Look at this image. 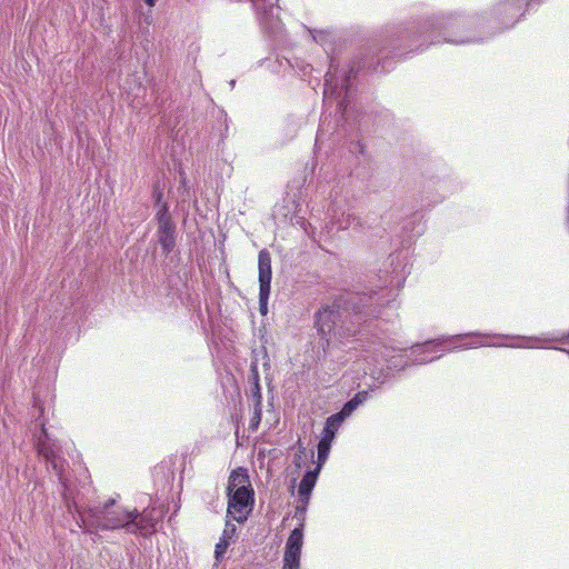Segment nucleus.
I'll use <instances>...</instances> for the list:
<instances>
[{
	"instance_id": "30",
	"label": "nucleus",
	"mask_w": 569,
	"mask_h": 569,
	"mask_svg": "<svg viewBox=\"0 0 569 569\" xmlns=\"http://www.w3.org/2000/svg\"><path fill=\"white\" fill-rule=\"evenodd\" d=\"M568 353H569V351H568Z\"/></svg>"
},
{
	"instance_id": "19",
	"label": "nucleus",
	"mask_w": 569,
	"mask_h": 569,
	"mask_svg": "<svg viewBox=\"0 0 569 569\" xmlns=\"http://www.w3.org/2000/svg\"><path fill=\"white\" fill-rule=\"evenodd\" d=\"M430 345L431 342H427L425 345H421V346H417L413 350V353L417 356V358L415 359V362L416 363H426V362H429V361H432L435 360L437 357H431V358H427V357H422V358H418V356L420 355L419 352L420 351H427L429 348H430Z\"/></svg>"
},
{
	"instance_id": "29",
	"label": "nucleus",
	"mask_w": 569,
	"mask_h": 569,
	"mask_svg": "<svg viewBox=\"0 0 569 569\" xmlns=\"http://www.w3.org/2000/svg\"><path fill=\"white\" fill-rule=\"evenodd\" d=\"M510 347H517V348H520V347H526L525 345H510Z\"/></svg>"
},
{
	"instance_id": "25",
	"label": "nucleus",
	"mask_w": 569,
	"mask_h": 569,
	"mask_svg": "<svg viewBox=\"0 0 569 569\" xmlns=\"http://www.w3.org/2000/svg\"><path fill=\"white\" fill-rule=\"evenodd\" d=\"M154 193H156V201H157V203H160L161 202V198H162L161 192L156 191Z\"/></svg>"
},
{
	"instance_id": "18",
	"label": "nucleus",
	"mask_w": 569,
	"mask_h": 569,
	"mask_svg": "<svg viewBox=\"0 0 569 569\" xmlns=\"http://www.w3.org/2000/svg\"><path fill=\"white\" fill-rule=\"evenodd\" d=\"M330 447H331V442L327 441V439H320V441L318 443V466H317V468L321 469L322 465L328 459Z\"/></svg>"
},
{
	"instance_id": "8",
	"label": "nucleus",
	"mask_w": 569,
	"mask_h": 569,
	"mask_svg": "<svg viewBox=\"0 0 569 569\" xmlns=\"http://www.w3.org/2000/svg\"><path fill=\"white\" fill-rule=\"evenodd\" d=\"M303 546V525L293 529L287 539L282 569H300Z\"/></svg>"
},
{
	"instance_id": "9",
	"label": "nucleus",
	"mask_w": 569,
	"mask_h": 569,
	"mask_svg": "<svg viewBox=\"0 0 569 569\" xmlns=\"http://www.w3.org/2000/svg\"><path fill=\"white\" fill-rule=\"evenodd\" d=\"M257 10L262 27L270 33H277L281 29V22L278 17L279 8L276 7L278 0H250Z\"/></svg>"
},
{
	"instance_id": "22",
	"label": "nucleus",
	"mask_w": 569,
	"mask_h": 569,
	"mask_svg": "<svg viewBox=\"0 0 569 569\" xmlns=\"http://www.w3.org/2000/svg\"><path fill=\"white\" fill-rule=\"evenodd\" d=\"M357 409V406H356V401H351L349 400L345 406L343 408L341 409L340 412H338L337 415L340 416L341 418V421L345 420L346 417L350 416L352 413L353 410Z\"/></svg>"
},
{
	"instance_id": "21",
	"label": "nucleus",
	"mask_w": 569,
	"mask_h": 569,
	"mask_svg": "<svg viewBox=\"0 0 569 569\" xmlns=\"http://www.w3.org/2000/svg\"><path fill=\"white\" fill-rule=\"evenodd\" d=\"M305 459H307V450H306V448L302 445H299L298 446V450H297V452L295 455V458H293V463L298 468H301Z\"/></svg>"
},
{
	"instance_id": "20",
	"label": "nucleus",
	"mask_w": 569,
	"mask_h": 569,
	"mask_svg": "<svg viewBox=\"0 0 569 569\" xmlns=\"http://www.w3.org/2000/svg\"><path fill=\"white\" fill-rule=\"evenodd\" d=\"M229 543L226 539H220L219 542L216 545L214 549V556L217 560H221L229 547Z\"/></svg>"
},
{
	"instance_id": "7",
	"label": "nucleus",
	"mask_w": 569,
	"mask_h": 569,
	"mask_svg": "<svg viewBox=\"0 0 569 569\" xmlns=\"http://www.w3.org/2000/svg\"><path fill=\"white\" fill-rule=\"evenodd\" d=\"M259 269V309L262 315L268 311V299L271 289V257L267 250H261L258 256Z\"/></svg>"
},
{
	"instance_id": "27",
	"label": "nucleus",
	"mask_w": 569,
	"mask_h": 569,
	"mask_svg": "<svg viewBox=\"0 0 569 569\" xmlns=\"http://www.w3.org/2000/svg\"><path fill=\"white\" fill-rule=\"evenodd\" d=\"M144 1H146V3H147L148 6L153 7V6L156 4V1H157V0H144Z\"/></svg>"
},
{
	"instance_id": "6",
	"label": "nucleus",
	"mask_w": 569,
	"mask_h": 569,
	"mask_svg": "<svg viewBox=\"0 0 569 569\" xmlns=\"http://www.w3.org/2000/svg\"><path fill=\"white\" fill-rule=\"evenodd\" d=\"M227 516L232 518L237 522H244L248 519V516L254 502L253 489L227 492Z\"/></svg>"
},
{
	"instance_id": "23",
	"label": "nucleus",
	"mask_w": 569,
	"mask_h": 569,
	"mask_svg": "<svg viewBox=\"0 0 569 569\" xmlns=\"http://www.w3.org/2000/svg\"><path fill=\"white\" fill-rule=\"evenodd\" d=\"M236 530L237 529L234 525L227 522L220 539H226L228 542H230V540L236 535Z\"/></svg>"
},
{
	"instance_id": "13",
	"label": "nucleus",
	"mask_w": 569,
	"mask_h": 569,
	"mask_svg": "<svg viewBox=\"0 0 569 569\" xmlns=\"http://www.w3.org/2000/svg\"><path fill=\"white\" fill-rule=\"evenodd\" d=\"M241 490H252V486L247 469L239 467L232 470L229 476L227 492Z\"/></svg>"
},
{
	"instance_id": "28",
	"label": "nucleus",
	"mask_w": 569,
	"mask_h": 569,
	"mask_svg": "<svg viewBox=\"0 0 569 569\" xmlns=\"http://www.w3.org/2000/svg\"><path fill=\"white\" fill-rule=\"evenodd\" d=\"M517 339H520V340H536L535 338H527V337H517Z\"/></svg>"
},
{
	"instance_id": "11",
	"label": "nucleus",
	"mask_w": 569,
	"mask_h": 569,
	"mask_svg": "<svg viewBox=\"0 0 569 569\" xmlns=\"http://www.w3.org/2000/svg\"><path fill=\"white\" fill-rule=\"evenodd\" d=\"M132 516V527H130V533L133 535H142L149 536L154 529L156 525L159 521L160 516H156L154 508H147L142 512H139L137 509L131 510Z\"/></svg>"
},
{
	"instance_id": "14",
	"label": "nucleus",
	"mask_w": 569,
	"mask_h": 569,
	"mask_svg": "<svg viewBox=\"0 0 569 569\" xmlns=\"http://www.w3.org/2000/svg\"><path fill=\"white\" fill-rule=\"evenodd\" d=\"M485 336L480 333H468V335H459L451 337L450 340L452 341H465L469 339L468 342H462L459 345H455L450 348V350H461V349H468V348H477L481 346H487L485 341H482V338Z\"/></svg>"
},
{
	"instance_id": "1",
	"label": "nucleus",
	"mask_w": 569,
	"mask_h": 569,
	"mask_svg": "<svg viewBox=\"0 0 569 569\" xmlns=\"http://www.w3.org/2000/svg\"><path fill=\"white\" fill-rule=\"evenodd\" d=\"M37 450L58 476L67 510L69 513L78 516L74 519L80 528H84L88 531L92 529L117 530L123 528L130 533L131 522L133 521L131 511L118 506L113 499H109L102 506L82 510L74 493V487L64 472L66 461L59 455L57 446L49 438L43 421H41V433L37 439Z\"/></svg>"
},
{
	"instance_id": "15",
	"label": "nucleus",
	"mask_w": 569,
	"mask_h": 569,
	"mask_svg": "<svg viewBox=\"0 0 569 569\" xmlns=\"http://www.w3.org/2000/svg\"><path fill=\"white\" fill-rule=\"evenodd\" d=\"M332 223L339 230H348L350 228L359 227L360 219L351 212H341V214L335 212V214L332 216Z\"/></svg>"
},
{
	"instance_id": "3",
	"label": "nucleus",
	"mask_w": 569,
	"mask_h": 569,
	"mask_svg": "<svg viewBox=\"0 0 569 569\" xmlns=\"http://www.w3.org/2000/svg\"><path fill=\"white\" fill-rule=\"evenodd\" d=\"M346 311H342L340 305L332 303L322 307L316 315V327L320 336L330 341H340L342 338H347L356 335L358 329L349 326L342 320Z\"/></svg>"
},
{
	"instance_id": "26",
	"label": "nucleus",
	"mask_w": 569,
	"mask_h": 569,
	"mask_svg": "<svg viewBox=\"0 0 569 569\" xmlns=\"http://www.w3.org/2000/svg\"><path fill=\"white\" fill-rule=\"evenodd\" d=\"M34 406L38 407L39 411H40V415L43 413V408L41 407V405L39 403V401L36 399L34 400Z\"/></svg>"
},
{
	"instance_id": "10",
	"label": "nucleus",
	"mask_w": 569,
	"mask_h": 569,
	"mask_svg": "<svg viewBox=\"0 0 569 569\" xmlns=\"http://www.w3.org/2000/svg\"><path fill=\"white\" fill-rule=\"evenodd\" d=\"M158 219V241L166 253H169L174 248V224L169 214L168 207L162 203L157 212Z\"/></svg>"
},
{
	"instance_id": "17",
	"label": "nucleus",
	"mask_w": 569,
	"mask_h": 569,
	"mask_svg": "<svg viewBox=\"0 0 569 569\" xmlns=\"http://www.w3.org/2000/svg\"><path fill=\"white\" fill-rule=\"evenodd\" d=\"M256 396H257V400H256V406H254V412H253V417L250 420V429H252V430H256L258 428V426L261 421V415H262L261 395H260V390H259L258 386H257Z\"/></svg>"
},
{
	"instance_id": "2",
	"label": "nucleus",
	"mask_w": 569,
	"mask_h": 569,
	"mask_svg": "<svg viewBox=\"0 0 569 569\" xmlns=\"http://www.w3.org/2000/svg\"><path fill=\"white\" fill-rule=\"evenodd\" d=\"M403 281L402 277H391L385 281L382 287H379V290H370V292L357 297V301L353 302V312L357 320L367 321L368 318L380 317L381 307L396 300Z\"/></svg>"
},
{
	"instance_id": "16",
	"label": "nucleus",
	"mask_w": 569,
	"mask_h": 569,
	"mask_svg": "<svg viewBox=\"0 0 569 569\" xmlns=\"http://www.w3.org/2000/svg\"><path fill=\"white\" fill-rule=\"evenodd\" d=\"M342 423L339 415H332L327 419L326 427L323 429V436L321 439H327V441L332 442L337 430Z\"/></svg>"
},
{
	"instance_id": "5",
	"label": "nucleus",
	"mask_w": 569,
	"mask_h": 569,
	"mask_svg": "<svg viewBox=\"0 0 569 569\" xmlns=\"http://www.w3.org/2000/svg\"><path fill=\"white\" fill-rule=\"evenodd\" d=\"M337 72L338 67L336 66L335 60L331 59L325 78L323 99L326 101L330 99L336 100L339 112L343 114L349 103V81L352 70H350L348 74H345L340 80L337 77Z\"/></svg>"
},
{
	"instance_id": "4",
	"label": "nucleus",
	"mask_w": 569,
	"mask_h": 569,
	"mask_svg": "<svg viewBox=\"0 0 569 569\" xmlns=\"http://www.w3.org/2000/svg\"><path fill=\"white\" fill-rule=\"evenodd\" d=\"M465 27V21L458 17L453 16H441L428 20L421 27V34H428L430 39V43L440 42L439 39L433 33H438L442 36L445 42L462 44L476 41V39L470 37H460L458 36V30Z\"/></svg>"
},
{
	"instance_id": "12",
	"label": "nucleus",
	"mask_w": 569,
	"mask_h": 569,
	"mask_svg": "<svg viewBox=\"0 0 569 569\" xmlns=\"http://www.w3.org/2000/svg\"><path fill=\"white\" fill-rule=\"evenodd\" d=\"M319 471V468H316L315 470H309L301 479L298 489L300 506L297 507V512L303 513L306 511L307 506L309 503L311 491L316 486Z\"/></svg>"
},
{
	"instance_id": "24",
	"label": "nucleus",
	"mask_w": 569,
	"mask_h": 569,
	"mask_svg": "<svg viewBox=\"0 0 569 569\" xmlns=\"http://www.w3.org/2000/svg\"><path fill=\"white\" fill-rule=\"evenodd\" d=\"M368 392L367 391H361V392H358L352 399L351 401H356V406L358 407L359 405H361L362 402H365L367 399H368Z\"/></svg>"
}]
</instances>
